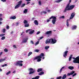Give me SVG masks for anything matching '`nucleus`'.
Returning <instances> with one entry per match:
<instances>
[{
  "label": "nucleus",
  "instance_id": "obj_1",
  "mask_svg": "<svg viewBox=\"0 0 79 79\" xmlns=\"http://www.w3.org/2000/svg\"><path fill=\"white\" fill-rule=\"evenodd\" d=\"M56 40L55 39L53 40V39L51 38V39H49V40L48 39H47L45 43L46 44H50V43L51 42V44H55V43L56 42Z\"/></svg>",
  "mask_w": 79,
  "mask_h": 79
},
{
  "label": "nucleus",
  "instance_id": "obj_2",
  "mask_svg": "<svg viewBox=\"0 0 79 79\" xmlns=\"http://www.w3.org/2000/svg\"><path fill=\"white\" fill-rule=\"evenodd\" d=\"M53 19L52 20V22L53 24H55V22H56V16H52L51 17L49 18V19H48L47 20V23H48L49 21H50V19Z\"/></svg>",
  "mask_w": 79,
  "mask_h": 79
},
{
  "label": "nucleus",
  "instance_id": "obj_3",
  "mask_svg": "<svg viewBox=\"0 0 79 79\" xmlns=\"http://www.w3.org/2000/svg\"><path fill=\"white\" fill-rule=\"evenodd\" d=\"M23 61L22 60L18 61L16 62V63L15 64L16 66H18V65H19L20 66H23V64H22Z\"/></svg>",
  "mask_w": 79,
  "mask_h": 79
},
{
  "label": "nucleus",
  "instance_id": "obj_4",
  "mask_svg": "<svg viewBox=\"0 0 79 79\" xmlns=\"http://www.w3.org/2000/svg\"><path fill=\"white\" fill-rule=\"evenodd\" d=\"M29 70L30 71L29 73V74H34L35 73V70L32 68H30Z\"/></svg>",
  "mask_w": 79,
  "mask_h": 79
},
{
  "label": "nucleus",
  "instance_id": "obj_5",
  "mask_svg": "<svg viewBox=\"0 0 79 79\" xmlns=\"http://www.w3.org/2000/svg\"><path fill=\"white\" fill-rule=\"evenodd\" d=\"M70 8H69V3H68L66 7L65 10H64V12H66V11H70Z\"/></svg>",
  "mask_w": 79,
  "mask_h": 79
},
{
  "label": "nucleus",
  "instance_id": "obj_6",
  "mask_svg": "<svg viewBox=\"0 0 79 79\" xmlns=\"http://www.w3.org/2000/svg\"><path fill=\"white\" fill-rule=\"evenodd\" d=\"M22 3V1H20L19 2H18V4L17 5H16L15 7V9L18 8L20 6Z\"/></svg>",
  "mask_w": 79,
  "mask_h": 79
},
{
  "label": "nucleus",
  "instance_id": "obj_7",
  "mask_svg": "<svg viewBox=\"0 0 79 79\" xmlns=\"http://www.w3.org/2000/svg\"><path fill=\"white\" fill-rule=\"evenodd\" d=\"M41 58H42V57L41 56H38L34 58V60H37V61L38 62H40L41 61Z\"/></svg>",
  "mask_w": 79,
  "mask_h": 79
},
{
  "label": "nucleus",
  "instance_id": "obj_8",
  "mask_svg": "<svg viewBox=\"0 0 79 79\" xmlns=\"http://www.w3.org/2000/svg\"><path fill=\"white\" fill-rule=\"evenodd\" d=\"M75 16V13L74 12L72 13L71 15L70 16V17L69 18V19H68V21H70L71 19H73V18L74 17V16Z\"/></svg>",
  "mask_w": 79,
  "mask_h": 79
},
{
  "label": "nucleus",
  "instance_id": "obj_9",
  "mask_svg": "<svg viewBox=\"0 0 79 79\" xmlns=\"http://www.w3.org/2000/svg\"><path fill=\"white\" fill-rule=\"evenodd\" d=\"M68 51H66L64 52V58H66V56H67V55H68Z\"/></svg>",
  "mask_w": 79,
  "mask_h": 79
},
{
  "label": "nucleus",
  "instance_id": "obj_10",
  "mask_svg": "<svg viewBox=\"0 0 79 79\" xmlns=\"http://www.w3.org/2000/svg\"><path fill=\"white\" fill-rule=\"evenodd\" d=\"M78 59V56L77 57L75 58V60H74L73 61V63H77V60Z\"/></svg>",
  "mask_w": 79,
  "mask_h": 79
},
{
  "label": "nucleus",
  "instance_id": "obj_11",
  "mask_svg": "<svg viewBox=\"0 0 79 79\" xmlns=\"http://www.w3.org/2000/svg\"><path fill=\"white\" fill-rule=\"evenodd\" d=\"M75 73V71H73L72 72L70 73H68L67 75V76H71V75H73V74Z\"/></svg>",
  "mask_w": 79,
  "mask_h": 79
},
{
  "label": "nucleus",
  "instance_id": "obj_12",
  "mask_svg": "<svg viewBox=\"0 0 79 79\" xmlns=\"http://www.w3.org/2000/svg\"><path fill=\"white\" fill-rule=\"evenodd\" d=\"M69 7L70 10H73V9L75 7V5H71Z\"/></svg>",
  "mask_w": 79,
  "mask_h": 79
},
{
  "label": "nucleus",
  "instance_id": "obj_13",
  "mask_svg": "<svg viewBox=\"0 0 79 79\" xmlns=\"http://www.w3.org/2000/svg\"><path fill=\"white\" fill-rule=\"evenodd\" d=\"M77 28V26L76 25H73L72 27V30H74Z\"/></svg>",
  "mask_w": 79,
  "mask_h": 79
},
{
  "label": "nucleus",
  "instance_id": "obj_14",
  "mask_svg": "<svg viewBox=\"0 0 79 79\" xmlns=\"http://www.w3.org/2000/svg\"><path fill=\"white\" fill-rule=\"evenodd\" d=\"M52 33V31H48L45 33V34H47L48 35V34H51Z\"/></svg>",
  "mask_w": 79,
  "mask_h": 79
},
{
  "label": "nucleus",
  "instance_id": "obj_15",
  "mask_svg": "<svg viewBox=\"0 0 79 79\" xmlns=\"http://www.w3.org/2000/svg\"><path fill=\"white\" fill-rule=\"evenodd\" d=\"M27 38H25L22 41L23 43H26V42H27Z\"/></svg>",
  "mask_w": 79,
  "mask_h": 79
},
{
  "label": "nucleus",
  "instance_id": "obj_16",
  "mask_svg": "<svg viewBox=\"0 0 79 79\" xmlns=\"http://www.w3.org/2000/svg\"><path fill=\"white\" fill-rule=\"evenodd\" d=\"M42 70H43V69H42V68H40V69H37V71L38 73H39V72H40L41 71H42Z\"/></svg>",
  "mask_w": 79,
  "mask_h": 79
},
{
  "label": "nucleus",
  "instance_id": "obj_17",
  "mask_svg": "<svg viewBox=\"0 0 79 79\" xmlns=\"http://www.w3.org/2000/svg\"><path fill=\"white\" fill-rule=\"evenodd\" d=\"M66 77H67V76L66 75V74H64L63 77L62 78V79H66Z\"/></svg>",
  "mask_w": 79,
  "mask_h": 79
},
{
  "label": "nucleus",
  "instance_id": "obj_18",
  "mask_svg": "<svg viewBox=\"0 0 79 79\" xmlns=\"http://www.w3.org/2000/svg\"><path fill=\"white\" fill-rule=\"evenodd\" d=\"M47 12L46 11H42L41 12V15H43V14H47Z\"/></svg>",
  "mask_w": 79,
  "mask_h": 79
},
{
  "label": "nucleus",
  "instance_id": "obj_19",
  "mask_svg": "<svg viewBox=\"0 0 79 79\" xmlns=\"http://www.w3.org/2000/svg\"><path fill=\"white\" fill-rule=\"evenodd\" d=\"M34 23H35V25H38L39 24V23H38V22L37 20H35L34 21Z\"/></svg>",
  "mask_w": 79,
  "mask_h": 79
},
{
  "label": "nucleus",
  "instance_id": "obj_20",
  "mask_svg": "<svg viewBox=\"0 0 79 79\" xmlns=\"http://www.w3.org/2000/svg\"><path fill=\"white\" fill-rule=\"evenodd\" d=\"M68 68L71 70H73L74 69V67L73 66H70Z\"/></svg>",
  "mask_w": 79,
  "mask_h": 79
},
{
  "label": "nucleus",
  "instance_id": "obj_21",
  "mask_svg": "<svg viewBox=\"0 0 79 79\" xmlns=\"http://www.w3.org/2000/svg\"><path fill=\"white\" fill-rule=\"evenodd\" d=\"M44 74V72H41L39 73H38L39 75H40V76H41V75H42V74Z\"/></svg>",
  "mask_w": 79,
  "mask_h": 79
},
{
  "label": "nucleus",
  "instance_id": "obj_22",
  "mask_svg": "<svg viewBox=\"0 0 79 79\" xmlns=\"http://www.w3.org/2000/svg\"><path fill=\"white\" fill-rule=\"evenodd\" d=\"M27 9H24V10L23 11V13H25L26 14L27 13Z\"/></svg>",
  "mask_w": 79,
  "mask_h": 79
},
{
  "label": "nucleus",
  "instance_id": "obj_23",
  "mask_svg": "<svg viewBox=\"0 0 79 79\" xmlns=\"http://www.w3.org/2000/svg\"><path fill=\"white\" fill-rule=\"evenodd\" d=\"M16 18L15 16H14L13 17H11L10 18V19H15Z\"/></svg>",
  "mask_w": 79,
  "mask_h": 79
},
{
  "label": "nucleus",
  "instance_id": "obj_24",
  "mask_svg": "<svg viewBox=\"0 0 79 79\" xmlns=\"http://www.w3.org/2000/svg\"><path fill=\"white\" fill-rule=\"evenodd\" d=\"M66 23V25L67 27H69V22H68V19L67 20Z\"/></svg>",
  "mask_w": 79,
  "mask_h": 79
},
{
  "label": "nucleus",
  "instance_id": "obj_25",
  "mask_svg": "<svg viewBox=\"0 0 79 79\" xmlns=\"http://www.w3.org/2000/svg\"><path fill=\"white\" fill-rule=\"evenodd\" d=\"M33 32H34V30H33L30 31L29 33V34H32Z\"/></svg>",
  "mask_w": 79,
  "mask_h": 79
},
{
  "label": "nucleus",
  "instance_id": "obj_26",
  "mask_svg": "<svg viewBox=\"0 0 79 79\" xmlns=\"http://www.w3.org/2000/svg\"><path fill=\"white\" fill-rule=\"evenodd\" d=\"M27 21L26 20V19H25L23 21V23L24 24H27Z\"/></svg>",
  "mask_w": 79,
  "mask_h": 79
},
{
  "label": "nucleus",
  "instance_id": "obj_27",
  "mask_svg": "<svg viewBox=\"0 0 79 79\" xmlns=\"http://www.w3.org/2000/svg\"><path fill=\"white\" fill-rule=\"evenodd\" d=\"M40 77V76H36L35 77H34V78L35 79H39V78Z\"/></svg>",
  "mask_w": 79,
  "mask_h": 79
},
{
  "label": "nucleus",
  "instance_id": "obj_28",
  "mask_svg": "<svg viewBox=\"0 0 79 79\" xmlns=\"http://www.w3.org/2000/svg\"><path fill=\"white\" fill-rule=\"evenodd\" d=\"M72 56H73V55H71L69 58V60L71 61V59H72Z\"/></svg>",
  "mask_w": 79,
  "mask_h": 79
},
{
  "label": "nucleus",
  "instance_id": "obj_29",
  "mask_svg": "<svg viewBox=\"0 0 79 79\" xmlns=\"http://www.w3.org/2000/svg\"><path fill=\"white\" fill-rule=\"evenodd\" d=\"M5 60V59H0V63Z\"/></svg>",
  "mask_w": 79,
  "mask_h": 79
},
{
  "label": "nucleus",
  "instance_id": "obj_30",
  "mask_svg": "<svg viewBox=\"0 0 79 79\" xmlns=\"http://www.w3.org/2000/svg\"><path fill=\"white\" fill-rule=\"evenodd\" d=\"M64 67H63L60 69V73H61L62 70H63V69H64Z\"/></svg>",
  "mask_w": 79,
  "mask_h": 79
},
{
  "label": "nucleus",
  "instance_id": "obj_31",
  "mask_svg": "<svg viewBox=\"0 0 79 79\" xmlns=\"http://www.w3.org/2000/svg\"><path fill=\"white\" fill-rule=\"evenodd\" d=\"M29 23L25 24V27H29Z\"/></svg>",
  "mask_w": 79,
  "mask_h": 79
},
{
  "label": "nucleus",
  "instance_id": "obj_32",
  "mask_svg": "<svg viewBox=\"0 0 79 79\" xmlns=\"http://www.w3.org/2000/svg\"><path fill=\"white\" fill-rule=\"evenodd\" d=\"M61 0H56L55 2L56 3H59V2H60L61 1Z\"/></svg>",
  "mask_w": 79,
  "mask_h": 79
},
{
  "label": "nucleus",
  "instance_id": "obj_33",
  "mask_svg": "<svg viewBox=\"0 0 79 79\" xmlns=\"http://www.w3.org/2000/svg\"><path fill=\"white\" fill-rule=\"evenodd\" d=\"M49 48H50V47L49 46H46L45 47V49L47 50V49H48Z\"/></svg>",
  "mask_w": 79,
  "mask_h": 79
},
{
  "label": "nucleus",
  "instance_id": "obj_34",
  "mask_svg": "<svg viewBox=\"0 0 79 79\" xmlns=\"http://www.w3.org/2000/svg\"><path fill=\"white\" fill-rule=\"evenodd\" d=\"M41 56V57H42V56H44V53H41L40 56Z\"/></svg>",
  "mask_w": 79,
  "mask_h": 79
},
{
  "label": "nucleus",
  "instance_id": "obj_35",
  "mask_svg": "<svg viewBox=\"0 0 79 79\" xmlns=\"http://www.w3.org/2000/svg\"><path fill=\"white\" fill-rule=\"evenodd\" d=\"M25 5H26V4H25V3L22 4V6H21V8H23V6H25Z\"/></svg>",
  "mask_w": 79,
  "mask_h": 79
},
{
  "label": "nucleus",
  "instance_id": "obj_36",
  "mask_svg": "<svg viewBox=\"0 0 79 79\" xmlns=\"http://www.w3.org/2000/svg\"><path fill=\"white\" fill-rule=\"evenodd\" d=\"M32 52H30L28 53V56H30L31 55V54H32Z\"/></svg>",
  "mask_w": 79,
  "mask_h": 79
},
{
  "label": "nucleus",
  "instance_id": "obj_37",
  "mask_svg": "<svg viewBox=\"0 0 79 79\" xmlns=\"http://www.w3.org/2000/svg\"><path fill=\"white\" fill-rule=\"evenodd\" d=\"M11 73V71H9L7 73H6V75H8L9 74Z\"/></svg>",
  "mask_w": 79,
  "mask_h": 79
},
{
  "label": "nucleus",
  "instance_id": "obj_38",
  "mask_svg": "<svg viewBox=\"0 0 79 79\" xmlns=\"http://www.w3.org/2000/svg\"><path fill=\"white\" fill-rule=\"evenodd\" d=\"M4 51L5 52H7L8 51V49L6 48H5L4 49Z\"/></svg>",
  "mask_w": 79,
  "mask_h": 79
},
{
  "label": "nucleus",
  "instance_id": "obj_39",
  "mask_svg": "<svg viewBox=\"0 0 79 79\" xmlns=\"http://www.w3.org/2000/svg\"><path fill=\"white\" fill-rule=\"evenodd\" d=\"M39 44V41H38L35 44V45H38Z\"/></svg>",
  "mask_w": 79,
  "mask_h": 79
},
{
  "label": "nucleus",
  "instance_id": "obj_40",
  "mask_svg": "<svg viewBox=\"0 0 79 79\" xmlns=\"http://www.w3.org/2000/svg\"><path fill=\"white\" fill-rule=\"evenodd\" d=\"M5 35V34H0V37H2Z\"/></svg>",
  "mask_w": 79,
  "mask_h": 79
},
{
  "label": "nucleus",
  "instance_id": "obj_41",
  "mask_svg": "<svg viewBox=\"0 0 79 79\" xmlns=\"http://www.w3.org/2000/svg\"><path fill=\"white\" fill-rule=\"evenodd\" d=\"M5 39V37L3 36L2 37V38L1 39L2 40H4Z\"/></svg>",
  "mask_w": 79,
  "mask_h": 79
},
{
  "label": "nucleus",
  "instance_id": "obj_42",
  "mask_svg": "<svg viewBox=\"0 0 79 79\" xmlns=\"http://www.w3.org/2000/svg\"><path fill=\"white\" fill-rule=\"evenodd\" d=\"M3 31V33H5V31H6V29H3L2 30Z\"/></svg>",
  "mask_w": 79,
  "mask_h": 79
},
{
  "label": "nucleus",
  "instance_id": "obj_43",
  "mask_svg": "<svg viewBox=\"0 0 79 79\" xmlns=\"http://www.w3.org/2000/svg\"><path fill=\"white\" fill-rule=\"evenodd\" d=\"M78 59L77 63H78V64H79V56H78Z\"/></svg>",
  "mask_w": 79,
  "mask_h": 79
},
{
  "label": "nucleus",
  "instance_id": "obj_44",
  "mask_svg": "<svg viewBox=\"0 0 79 79\" xmlns=\"http://www.w3.org/2000/svg\"><path fill=\"white\" fill-rule=\"evenodd\" d=\"M77 75V73H74L73 75L72 76L73 77H74V76H75Z\"/></svg>",
  "mask_w": 79,
  "mask_h": 79
},
{
  "label": "nucleus",
  "instance_id": "obj_45",
  "mask_svg": "<svg viewBox=\"0 0 79 79\" xmlns=\"http://www.w3.org/2000/svg\"><path fill=\"white\" fill-rule=\"evenodd\" d=\"M39 5H41V1H39Z\"/></svg>",
  "mask_w": 79,
  "mask_h": 79
},
{
  "label": "nucleus",
  "instance_id": "obj_46",
  "mask_svg": "<svg viewBox=\"0 0 79 79\" xmlns=\"http://www.w3.org/2000/svg\"><path fill=\"white\" fill-rule=\"evenodd\" d=\"M60 18L64 19V15L60 17Z\"/></svg>",
  "mask_w": 79,
  "mask_h": 79
},
{
  "label": "nucleus",
  "instance_id": "obj_47",
  "mask_svg": "<svg viewBox=\"0 0 79 79\" xmlns=\"http://www.w3.org/2000/svg\"><path fill=\"white\" fill-rule=\"evenodd\" d=\"M7 65V64H4L3 65H2V67H4V66H6Z\"/></svg>",
  "mask_w": 79,
  "mask_h": 79
},
{
  "label": "nucleus",
  "instance_id": "obj_48",
  "mask_svg": "<svg viewBox=\"0 0 79 79\" xmlns=\"http://www.w3.org/2000/svg\"><path fill=\"white\" fill-rule=\"evenodd\" d=\"M6 29H10V27H9V26H8V25H7L6 27Z\"/></svg>",
  "mask_w": 79,
  "mask_h": 79
},
{
  "label": "nucleus",
  "instance_id": "obj_49",
  "mask_svg": "<svg viewBox=\"0 0 79 79\" xmlns=\"http://www.w3.org/2000/svg\"><path fill=\"white\" fill-rule=\"evenodd\" d=\"M40 33V31H39L37 32V33H36V35H38V34H39Z\"/></svg>",
  "mask_w": 79,
  "mask_h": 79
},
{
  "label": "nucleus",
  "instance_id": "obj_50",
  "mask_svg": "<svg viewBox=\"0 0 79 79\" xmlns=\"http://www.w3.org/2000/svg\"><path fill=\"white\" fill-rule=\"evenodd\" d=\"M35 52H39V50L38 49H36L35 50Z\"/></svg>",
  "mask_w": 79,
  "mask_h": 79
},
{
  "label": "nucleus",
  "instance_id": "obj_51",
  "mask_svg": "<svg viewBox=\"0 0 79 79\" xmlns=\"http://www.w3.org/2000/svg\"><path fill=\"white\" fill-rule=\"evenodd\" d=\"M13 47L14 48H16V45H14Z\"/></svg>",
  "mask_w": 79,
  "mask_h": 79
},
{
  "label": "nucleus",
  "instance_id": "obj_52",
  "mask_svg": "<svg viewBox=\"0 0 79 79\" xmlns=\"http://www.w3.org/2000/svg\"><path fill=\"white\" fill-rule=\"evenodd\" d=\"M31 44H34V42H33V41L31 40Z\"/></svg>",
  "mask_w": 79,
  "mask_h": 79
},
{
  "label": "nucleus",
  "instance_id": "obj_53",
  "mask_svg": "<svg viewBox=\"0 0 79 79\" xmlns=\"http://www.w3.org/2000/svg\"><path fill=\"white\" fill-rule=\"evenodd\" d=\"M3 20V19L2 18H0V21H2Z\"/></svg>",
  "mask_w": 79,
  "mask_h": 79
},
{
  "label": "nucleus",
  "instance_id": "obj_54",
  "mask_svg": "<svg viewBox=\"0 0 79 79\" xmlns=\"http://www.w3.org/2000/svg\"><path fill=\"white\" fill-rule=\"evenodd\" d=\"M44 37L43 36H42L40 38V39H43Z\"/></svg>",
  "mask_w": 79,
  "mask_h": 79
},
{
  "label": "nucleus",
  "instance_id": "obj_55",
  "mask_svg": "<svg viewBox=\"0 0 79 79\" xmlns=\"http://www.w3.org/2000/svg\"><path fill=\"white\" fill-rule=\"evenodd\" d=\"M29 32V30H27L26 31V32L27 33V32Z\"/></svg>",
  "mask_w": 79,
  "mask_h": 79
},
{
  "label": "nucleus",
  "instance_id": "obj_56",
  "mask_svg": "<svg viewBox=\"0 0 79 79\" xmlns=\"http://www.w3.org/2000/svg\"><path fill=\"white\" fill-rule=\"evenodd\" d=\"M3 16L2 14H0V17H1V16Z\"/></svg>",
  "mask_w": 79,
  "mask_h": 79
},
{
  "label": "nucleus",
  "instance_id": "obj_57",
  "mask_svg": "<svg viewBox=\"0 0 79 79\" xmlns=\"http://www.w3.org/2000/svg\"><path fill=\"white\" fill-rule=\"evenodd\" d=\"M1 1H2V2H6V0H1Z\"/></svg>",
  "mask_w": 79,
  "mask_h": 79
},
{
  "label": "nucleus",
  "instance_id": "obj_58",
  "mask_svg": "<svg viewBox=\"0 0 79 79\" xmlns=\"http://www.w3.org/2000/svg\"><path fill=\"white\" fill-rule=\"evenodd\" d=\"M71 0H69V4L70 3H71Z\"/></svg>",
  "mask_w": 79,
  "mask_h": 79
},
{
  "label": "nucleus",
  "instance_id": "obj_59",
  "mask_svg": "<svg viewBox=\"0 0 79 79\" xmlns=\"http://www.w3.org/2000/svg\"><path fill=\"white\" fill-rule=\"evenodd\" d=\"M29 3H30V2H27V5H28V4H29Z\"/></svg>",
  "mask_w": 79,
  "mask_h": 79
},
{
  "label": "nucleus",
  "instance_id": "obj_60",
  "mask_svg": "<svg viewBox=\"0 0 79 79\" xmlns=\"http://www.w3.org/2000/svg\"><path fill=\"white\" fill-rule=\"evenodd\" d=\"M28 31H32V29H28Z\"/></svg>",
  "mask_w": 79,
  "mask_h": 79
},
{
  "label": "nucleus",
  "instance_id": "obj_61",
  "mask_svg": "<svg viewBox=\"0 0 79 79\" xmlns=\"http://www.w3.org/2000/svg\"><path fill=\"white\" fill-rule=\"evenodd\" d=\"M23 33H24V32H23L21 33V35H23Z\"/></svg>",
  "mask_w": 79,
  "mask_h": 79
},
{
  "label": "nucleus",
  "instance_id": "obj_62",
  "mask_svg": "<svg viewBox=\"0 0 79 79\" xmlns=\"http://www.w3.org/2000/svg\"><path fill=\"white\" fill-rule=\"evenodd\" d=\"M16 73V70H15V71L13 72V73Z\"/></svg>",
  "mask_w": 79,
  "mask_h": 79
},
{
  "label": "nucleus",
  "instance_id": "obj_63",
  "mask_svg": "<svg viewBox=\"0 0 79 79\" xmlns=\"http://www.w3.org/2000/svg\"><path fill=\"white\" fill-rule=\"evenodd\" d=\"M47 11H48V12L49 13V12H50V10H47Z\"/></svg>",
  "mask_w": 79,
  "mask_h": 79
},
{
  "label": "nucleus",
  "instance_id": "obj_64",
  "mask_svg": "<svg viewBox=\"0 0 79 79\" xmlns=\"http://www.w3.org/2000/svg\"><path fill=\"white\" fill-rule=\"evenodd\" d=\"M27 2H30L31 0H26Z\"/></svg>",
  "mask_w": 79,
  "mask_h": 79
}]
</instances>
